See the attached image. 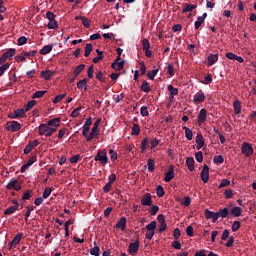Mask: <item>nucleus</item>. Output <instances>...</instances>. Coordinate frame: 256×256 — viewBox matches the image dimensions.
<instances>
[{
    "label": "nucleus",
    "instance_id": "obj_1",
    "mask_svg": "<svg viewBox=\"0 0 256 256\" xmlns=\"http://www.w3.org/2000/svg\"><path fill=\"white\" fill-rule=\"evenodd\" d=\"M99 125H101V119H97L94 122L92 129L91 126L83 124L82 135L88 143L93 141V139H97V137H99Z\"/></svg>",
    "mask_w": 256,
    "mask_h": 256
},
{
    "label": "nucleus",
    "instance_id": "obj_2",
    "mask_svg": "<svg viewBox=\"0 0 256 256\" xmlns=\"http://www.w3.org/2000/svg\"><path fill=\"white\" fill-rule=\"evenodd\" d=\"M38 133L44 137H51L56 132L55 128H51V126L47 124H40L38 127Z\"/></svg>",
    "mask_w": 256,
    "mask_h": 256
},
{
    "label": "nucleus",
    "instance_id": "obj_3",
    "mask_svg": "<svg viewBox=\"0 0 256 256\" xmlns=\"http://www.w3.org/2000/svg\"><path fill=\"white\" fill-rule=\"evenodd\" d=\"M94 161H99L102 165H107L109 163V158H107V152L99 150L94 157Z\"/></svg>",
    "mask_w": 256,
    "mask_h": 256
},
{
    "label": "nucleus",
    "instance_id": "obj_4",
    "mask_svg": "<svg viewBox=\"0 0 256 256\" xmlns=\"http://www.w3.org/2000/svg\"><path fill=\"white\" fill-rule=\"evenodd\" d=\"M241 153L244 157H251L253 155V145L247 142L242 143Z\"/></svg>",
    "mask_w": 256,
    "mask_h": 256
},
{
    "label": "nucleus",
    "instance_id": "obj_5",
    "mask_svg": "<svg viewBox=\"0 0 256 256\" xmlns=\"http://www.w3.org/2000/svg\"><path fill=\"white\" fill-rule=\"evenodd\" d=\"M140 203L144 207H151V205H153V197L151 196V194L146 193L142 196Z\"/></svg>",
    "mask_w": 256,
    "mask_h": 256
},
{
    "label": "nucleus",
    "instance_id": "obj_6",
    "mask_svg": "<svg viewBox=\"0 0 256 256\" xmlns=\"http://www.w3.org/2000/svg\"><path fill=\"white\" fill-rule=\"evenodd\" d=\"M6 188L9 189V191H11L13 189H14V191H20L21 184H19V180L13 178L9 181Z\"/></svg>",
    "mask_w": 256,
    "mask_h": 256
},
{
    "label": "nucleus",
    "instance_id": "obj_7",
    "mask_svg": "<svg viewBox=\"0 0 256 256\" xmlns=\"http://www.w3.org/2000/svg\"><path fill=\"white\" fill-rule=\"evenodd\" d=\"M21 239H23V233H18L11 242H9V249H15L19 243H21Z\"/></svg>",
    "mask_w": 256,
    "mask_h": 256
},
{
    "label": "nucleus",
    "instance_id": "obj_8",
    "mask_svg": "<svg viewBox=\"0 0 256 256\" xmlns=\"http://www.w3.org/2000/svg\"><path fill=\"white\" fill-rule=\"evenodd\" d=\"M128 252L130 253V255H137V253H139V240H136L135 242L129 244Z\"/></svg>",
    "mask_w": 256,
    "mask_h": 256
},
{
    "label": "nucleus",
    "instance_id": "obj_9",
    "mask_svg": "<svg viewBox=\"0 0 256 256\" xmlns=\"http://www.w3.org/2000/svg\"><path fill=\"white\" fill-rule=\"evenodd\" d=\"M200 177L203 183H209V166L207 164L203 166Z\"/></svg>",
    "mask_w": 256,
    "mask_h": 256
},
{
    "label": "nucleus",
    "instance_id": "obj_10",
    "mask_svg": "<svg viewBox=\"0 0 256 256\" xmlns=\"http://www.w3.org/2000/svg\"><path fill=\"white\" fill-rule=\"evenodd\" d=\"M37 162V156H31L27 163H25L24 165H22L20 171L21 173H25V171H27V169H29V167H31V165H33V163Z\"/></svg>",
    "mask_w": 256,
    "mask_h": 256
},
{
    "label": "nucleus",
    "instance_id": "obj_11",
    "mask_svg": "<svg viewBox=\"0 0 256 256\" xmlns=\"http://www.w3.org/2000/svg\"><path fill=\"white\" fill-rule=\"evenodd\" d=\"M205 99H206L205 93L200 90L198 93H196L194 95L193 101H194L195 105H197L199 103H203V101H205Z\"/></svg>",
    "mask_w": 256,
    "mask_h": 256
},
{
    "label": "nucleus",
    "instance_id": "obj_12",
    "mask_svg": "<svg viewBox=\"0 0 256 256\" xmlns=\"http://www.w3.org/2000/svg\"><path fill=\"white\" fill-rule=\"evenodd\" d=\"M37 145H39V141L37 140L29 142L28 145L24 148V155H29V153L33 151Z\"/></svg>",
    "mask_w": 256,
    "mask_h": 256
},
{
    "label": "nucleus",
    "instance_id": "obj_13",
    "mask_svg": "<svg viewBox=\"0 0 256 256\" xmlns=\"http://www.w3.org/2000/svg\"><path fill=\"white\" fill-rule=\"evenodd\" d=\"M207 121V110L202 108L198 114V124L203 125Z\"/></svg>",
    "mask_w": 256,
    "mask_h": 256
},
{
    "label": "nucleus",
    "instance_id": "obj_14",
    "mask_svg": "<svg viewBox=\"0 0 256 256\" xmlns=\"http://www.w3.org/2000/svg\"><path fill=\"white\" fill-rule=\"evenodd\" d=\"M196 149L199 151L200 149H203V146L205 145V138H203V134L198 133L196 136Z\"/></svg>",
    "mask_w": 256,
    "mask_h": 256
},
{
    "label": "nucleus",
    "instance_id": "obj_15",
    "mask_svg": "<svg viewBox=\"0 0 256 256\" xmlns=\"http://www.w3.org/2000/svg\"><path fill=\"white\" fill-rule=\"evenodd\" d=\"M205 217L206 219H212V223H217V220L219 219L217 212L210 210H205Z\"/></svg>",
    "mask_w": 256,
    "mask_h": 256
},
{
    "label": "nucleus",
    "instance_id": "obj_16",
    "mask_svg": "<svg viewBox=\"0 0 256 256\" xmlns=\"http://www.w3.org/2000/svg\"><path fill=\"white\" fill-rule=\"evenodd\" d=\"M217 61H219V55L218 54L208 55V57H207L208 67H213V65H215V63H217Z\"/></svg>",
    "mask_w": 256,
    "mask_h": 256
},
{
    "label": "nucleus",
    "instance_id": "obj_17",
    "mask_svg": "<svg viewBox=\"0 0 256 256\" xmlns=\"http://www.w3.org/2000/svg\"><path fill=\"white\" fill-rule=\"evenodd\" d=\"M25 115V109H16L12 114L9 115L10 119H19V117H23Z\"/></svg>",
    "mask_w": 256,
    "mask_h": 256
},
{
    "label": "nucleus",
    "instance_id": "obj_18",
    "mask_svg": "<svg viewBox=\"0 0 256 256\" xmlns=\"http://www.w3.org/2000/svg\"><path fill=\"white\" fill-rule=\"evenodd\" d=\"M175 178V170H173V166H170V169L165 173L164 181L169 183L172 179Z\"/></svg>",
    "mask_w": 256,
    "mask_h": 256
},
{
    "label": "nucleus",
    "instance_id": "obj_19",
    "mask_svg": "<svg viewBox=\"0 0 256 256\" xmlns=\"http://www.w3.org/2000/svg\"><path fill=\"white\" fill-rule=\"evenodd\" d=\"M20 129H21V123H19L17 121H12L7 126V130L12 131V132L19 131Z\"/></svg>",
    "mask_w": 256,
    "mask_h": 256
},
{
    "label": "nucleus",
    "instance_id": "obj_20",
    "mask_svg": "<svg viewBox=\"0 0 256 256\" xmlns=\"http://www.w3.org/2000/svg\"><path fill=\"white\" fill-rule=\"evenodd\" d=\"M61 123V119L60 118H54L50 121H48V126L52 129H55V132H57V128L59 127Z\"/></svg>",
    "mask_w": 256,
    "mask_h": 256
},
{
    "label": "nucleus",
    "instance_id": "obj_21",
    "mask_svg": "<svg viewBox=\"0 0 256 256\" xmlns=\"http://www.w3.org/2000/svg\"><path fill=\"white\" fill-rule=\"evenodd\" d=\"M127 227V218L122 217L115 225L116 229H121V231H124Z\"/></svg>",
    "mask_w": 256,
    "mask_h": 256
},
{
    "label": "nucleus",
    "instance_id": "obj_22",
    "mask_svg": "<svg viewBox=\"0 0 256 256\" xmlns=\"http://www.w3.org/2000/svg\"><path fill=\"white\" fill-rule=\"evenodd\" d=\"M205 19H207V13H203L202 16H199L197 18V20L194 23V27L196 30L199 29V27H201L202 23H205Z\"/></svg>",
    "mask_w": 256,
    "mask_h": 256
},
{
    "label": "nucleus",
    "instance_id": "obj_23",
    "mask_svg": "<svg viewBox=\"0 0 256 256\" xmlns=\"http://www.w3.org/2000/svg\"><path fill=\"white\" fill-rule=\"evenodd\" d=\"M54 74L55 72H52L51 70H44L41 71L40 77H42V79H44L45 81H49V79H51V77H53Z\"/></svg>",
    "mask_w": 256,
    "mask_h": 256
},
{
    "label": "nucleus",
    "instance_id": "obj_24",
    "mask_svg": "<svg viewBox=\"0 0 256 256\" xmlns=\"http://www.w3.org/2000/svg\"><path fill=\"white\" fill-rule=\"evenodd\" d=\"M168 91L170 93L169 95L170 100L175 99V95H179V89L173 87V85H168Z\"/></svg>",
    "mask_w": 256,
    "mask_h": 256
},
{
    "label": "nucleus",
    "instance_id": "obj_25",
    "mask_svg": "<svg viewBox=\"0 0 256 256\" xmlns=\"http://www.w3.org/2000/svg\"><path fill=\"white\" fill-rule=\"evenodd\" d=\"M112 69H114V71H121V69H123V67H125V60H122L120 62H113L111 64Z\"/></svg>",
    "mask_w": 256,
    "mask_h": 256
},
{
    "label": "nucleus",
    "instance_id": "obj_26",
    "mask_svg": "<svg viewBox=\"0 0 256 256\" xmlns=\"http://www.w3.org/2000/svg\"><path fill=\"white\" fill-rule=\"evenodd\" d=\"M193 9H197V4L185 3L184 7L182 9V13H189V12L193 11Z\"/></svg>",
    "mask_w": 256,
    "mask_h": 256
},
{
    "label": "nucleus",
    "instance_id": "obj_27",
    "mask_svg": "<svg viewBox=\"0 0 256 256\" xmlns=\"http://www.w3.org/2000/svg\"><path fill=\"white\" fill-rule=\"evenodd\" d=\"M233 109H234L235 115H241V101L235 100L233 102Z\"/></svg>",
    "mask_w": 256,
    "mask_h": 256
},
{
    "label": "nucleus",
    "instance_id": "obj_28",
    "mask_svg": "<svg viewBox=\"0 0 256 256\" xmlns=\"http://www.w3.org/2000/svg\"><path fill=\"white\" fill-rule=\"evenodd\" d=\"M186 165L189 171H195V159H193V157H188L186 159Z\"/></svg>",
    "mask_w": 256,
    "mask_h": 256
},
{
    "label": "nucleus",
    "instance_id": "obj_29",
    "mask_svg": "<svg viewBox=\"0 0 256 256\" xmlns=\"http://www.w3.org/2000/svg\"><path fill=\"white\" fill-rule=\"evenodd\" d=\"M231 215H234V217H241V213H243V209L239 206H235L230 211Z\"/></svg>",
    "mask_w": 256,
    "mask_h": 256
},
{
    "label": "nucleus",
    "instance_id": "obj_30",
    "mask_svg": "<svg viewBox=\"0 0 256 256\" xmlns=\"http://www.w3.org/2000/svg\"><path fill=\"white\" fill-rule=\"evenodd\" d=\"M77 87L80 91H87V79H82L77 82Z\"/></svg>",
    "mask_w": 256,
    "mask_h": 256
},
{
    "label": "nucleus",
    "instance_id": "obj_31",
    "mask_svg": "<svg viewBox=\"0 0 256 256\" xmlns=\"http://www.w3.org/2000/svg\"><path fill=\"white\" fill-rule=\"evenodd\" d=\"M218 219L221 217L222 219H225L226 217L229 216V208L225 207L221 209L220 211L217 212Z\"/></svg>",
    "mask_w": 256,
    "mask_h": 256
},
{
    "label": "nucleus",
    "instance_id": "obj_32",
    "mask_svg": "<svg viewBox=\"0 0 256 256\" xmlns=\"http://www.w3.org/2000/svg\"><path fill=\"white\" fill-rule=\"evenodd\" d=\"M182 129L185 131L186 139H188V141H192L193 140V131L186 126H183Z\"/></svg>",
    "mask_w": 256,
    "mask_h": 256
},
{
    "label": "nucleus",
    "instance_id": "obj_33",
    "mask_svg": "<svg viewBox=\"0 0 256 256\" xmlns=\"http://www.w3.org/2000/svg\"><path fill=\"white\" fill-rule=\"evenodd\" d=\"M51 51H53V45H46L40 50V55H48Z\"/></svg>",
    "mask_w": 256,
    "mask_h": 256
},
{
    "label": "nucleus",
    "instance_id": "obj_34",
    "mask_svg": "<svg viewBox=\"0 0 256 256\" xmlns=\"http://www.w3.org/2000/svg\"><path fill=\"white\" fill-rule=\"evenodd\" d=\"M148 171L153 173L155 171V160L153 158H149L147 161Z\"/></svg>",
    "mask_w": 256,
    "mask_h": 256
},
{
    "label": "nucleus",
    "instance_id": "obj_35",
    "mask_svg": "<svg viewBox=\"0 0 256 256\" xmlns=\"http://www.w3.org/2000/svg\"><path fill=\"white\" fill-rule=\"evenodd\" d=\"M3 56L6 59H13V57L15 56V48H10L8 51H6Z\"/></svg>",
    "mask_w": 256,
    "mask_h": 256
},
{
    "label": "nucleus",
    "instance_id": "obj_36",
    "mask_svg": "<svg viewBox=\"0 0 256 256\" xmlns=\"http://www.w3.org/2000/svg\"><path fill=\"white\" fill-rule=\"evenodd\" d=\"M76 19H80L82 21V24L86 27V29H89L91 27V21L87 19L85 16L76 17Z\"/></svg>",
    "mask_w": 256,
    "mask_h": 256
},
{
    "label": "nucleus",
    "instance_id": "obj_37",
    "mask_svg": "<svg viewBox=\"0 0 256 256\" xmlns=\"http://www.w3.org/2000/svg\"><path fill=\"white\" fill-rule=\"evenodd\" d=\"M157 73H159V69L149 71L147 73L148 79H151V81H155V77L157 76Z\"/></svg>",
    "mask_w": 256,
    "mask_h": 256
},
{
    "label": "nucleus",
    "instance_id": "obj_38",
    "mask_svg": "<svg viewBox=\"0 0 256 256\" xmlns=\"http://www.w3.org/2000/svg\"><path fill=\"white\" fill-rule=\"evenodd\" d=\"M146 229L147 231L155 232V230L157 229V221L150 222L148 225H146Z\"/></svg>",
    "mask_w": 256,
    "mask_h": 256
},
{
    "label": "nucleus",
    "instance_id": "obj_39",
    "mask_svg": "<svg viewBox=\"0 0 256 256\" xmlns=\"http://www.w3.org/2000/svg\"><path fill=\"white\" fill-rule=\"evenodd\" d=\"M141 91H144V93H149L151 91V86H149V82L144 81L140 87Z\"/></svg>",
    "mask_w": 256,
    "mask_h": 256
},
{
    "label": "nucleus",
    "instance_id": "obj_40",
    "mask_svg": "<svg viewBox=\"0 0 256 256\" xmlns=\"http://www.w3.org/2000/svg\"><path fill=\"white\" fill-rule=\"evenodd\" d=\"M91 51H93V44L91 43L86 44L84 57H89V55H91Z\"/></svg>",
    "mask_w": 256,
    "mask_h": 256
},
{
    "label": "nucleus",
    "instance_id": "obj_41",
    "mask_svg": "<svg viewBox=\"0 0 256 256\" xmlns=\"http://www.w3.org/2000/svg\"><path fill=\"white\" fill-rule=\"evenodd\" d=\"M97 57L93 58V63H98L103 59V51H100L99 49H96Z\"/></svg>",
    "mask_w": 256,
    "mask_h": 256
},
{
    "label": "nucleus",
    "instance_id": "obj_42",
    "mask_svg": "<svg viewBox=\"0 0 256 256\" xmlns=\"http://www.w3.org/2000/svg\"><path fill=\"white\" fill-rule=\"evenodd\" d=\"M18 206H10L4 211V215H13L17 211Z\"/></svg>",
    "mask_w": 256,
    "mask_h": 256
},
{
    "label": "nucleus",
    "instance_id": "obj_43",
    "mask_svg": "<svg viewBox=\"0 0 256 256\" xmlns=\"http://www.w3.org/2000/svg\"><path fill=\"white\" fill-rule=\"evenodd\" d=\"M45 93H47V91H45V90L36 91L33 94L32 99H41V97H43V95H45Z\"/></svg>",
    "mask_w": 256,
    "mask_h": 256
},
{
    "label": "nucleus",
    "instance_id": "obj_44",
    "mask_svg": "<svg viewBox=\"0 0 256 256\" xmlns=\"http://www.w3.org/2000/svg\"><path fill=\"white\" fill-rule=\"evenodd\" d=\"M100 253L101 249L99 248V246H94L93 248L90 249V255L99 256Z\"/></svg>",
    "mask_w": 256,
    "mask_h": 256
},
{
    "label": "nucleus",
    "instance_id": "obj_45",
    "mask_svg": "<svg viewBox=\"0 0 256 256\" xmlns=\"http://www.w3.org/2000/svg\"><path fill=\"white\" fill-rule=\"evenodd\" d=\"M83 69H85V64L78 65L74 70V75L77 77L79 74L83 72Z\"/></svg>",
    "mask_w": 256,
    "mask_h": 256
},
{
    "label": "nucleus",
    "instance_id": "obj_46",
    "mask_svg": "<svg viewBox=\"0 0 256 256\" xmlns=\"http://www.w3.org/2000/svg\"><path fill=\"white\" fill-rule=\"evenodd\" d=\"M149 143V139L147 138H144L142 141H141V152L142 153H145V151H147V145Z\"/></svg>",
    "mask_w": 256,
    "mask_h": 256
},
{
    "label": "nucleus",
    "instance_id": "obj_47",
    "mask_svg": "<svg viewBox=\"0 0 256 256\" xmlns=\"http://www.w3.org/2000/svg\"><path fill=\"white\" fill-rule=\"evenodd\" d=\"M141 133V128L139 127V124H134L132 127L131 135H139Z\"/></svg>",
    "mask_w": 256,
    "mask_h": 256
},
{
    "label": "nucleus",
    "instance_id": "obj_48",
    "mask_svg": "<svg viewBox=\"0 0 256 256\" xmlns=\"http://www.w3.org/2000/svg\"><path fill=\"white\" fill-rule=\"evenodd\" d=\"M33 209H35V207L33 205L27 206V212H26V215H25V221H29V217H31V212L33 211Z\"/></svg>",
    "mask_w": 256,
    "mask_h": 256
},
{
    "label": "nucleus",
    "instance_id": "obj_49",
    "mask_svg": "<svg viewBox=\"0 0 256 256\" xmlns=\"http://www.w3.org/2000/svg\"><path fill=\"white\" fill-rule=\"evenodd\" d=\"M81 109H83V107L79 106L77 108H75L72 113H71V117L75 118V117H79L80 113H81Z\"/></svg>",
    "mask_w": 256,
    "mask_h": 256
},
{
    "label": "nucleus",
    "instance_id": "obj_50",
    "mask_svg": "<svg viewBox=\"0 0 256 256\" xmlns=\"http://www.w3.org/2000/svg\"><path fill=\"white\" fill-rule=\"evenodd\" d=\"M181 205H184V207H189V205H191V197L185 196L181 202Z\"/></svg>",
    "mask_w": 256,
    "mask_h": 256
},
{
    "label": "nucleus",
    "instance_id": "obj_51",
    "mask_svg": "<svg viewBox=\"0 0 256 256\" xmlns=\"http://www.w3.org/2000/svg\"><path fill=\"white\" fill-rule=\"evenodd\" d=\"M142 47L143 51H145V49H151V44L149 43V40L147 38H144L142 40Z\"/></svg>",
    "mask_w": 256,
    "mask_h": 256
},
{
    "label": "nucleus",
    "instance_id": "obj_52",
    "mask_svg": "<svg viewBox=\"0 0 256 256\" xmlns=\"http://www.w3.org/2000/svg\"><path fill=\"white\" fill-rule=\"evenodd\" d=\"M157 197H163L165 195V190H163V186L159 185L156 189Z\"/></svg>",
    "mask_w": 256,
    "mask_h": 256
},
{
    "label": "nucleus",
    "instance_id": "obj_53",
    "mask_svg": "<svg viewBox=\"0 0 256 256\" xmlns=\"http://www.w3.org/2000/svg\"><path fill=\"white\" fill-rule=\"evenodd\" d=\"M240 227H241V222L234 221L233 224H232V231H233V233L239 231Z\"/></svg>",
    "mask_w": 256,
    "mask_h": 256
},
{
    "label": "nucleus",
    "instance_id": "obj_54",
    "mask_svg": "<svg viewBox=\"0 0 256 256\" xmlns=\"http://www.w3.org/2000/svg\"><path fill=\"white\" fill-rule=\"evenodd\" d=\"M140 114L142 117H149V110H147V106H142L140 108Z\"/></svg>",
    "mask_w": 256,
    "mask_h": 256
},
{
    "label": "nucleus",
    "instance_id": "obj_55",
    "mask_svg": "<svg viewBox=\"0 0 256 256\" xmlns=\"http://www.w3.org/2000/svg\"><path fill=\"white\" fill-rule=\"evenodd\" d=\"M66 96H67L66 94H59V95H57V96L53 99L54 105H56V103H59V101H62V99H65Z\"/></svg>",
    "mask_w": 256,
    "mask_h": 256
},
{
    "label": "nucleus",
    "instance_id": "obj_56",
    "mask_svg": "<svg viewBox=\"0 0 256 256\" xmlns=\"http://www.w3.org/2000/svg\"><path fill=\"white\" fill-rule=\"evenodd\" d=\"M52 191L53 190H51V187L46 188L42 194V197L47 199L51 195Z\"/></svg>",
    "mask_w": 256,
    "mask_h": 256
},
{
    "label": "nucleus",
    "instance_id": "obj_57",
    "mask_svg": "<svg viewBox=\"0 0 256 256\" xmlns=\"http://www.w3.org/2000/svg\"><path fill=\"white\" fill-rule=\"evenodd\" d=\"M35 100H30L26 106H25V111H29L30 109H33L35 107Z\"/></svg>",
    "mask_w": 256,
    "mask_h": 256
},
{
    "label": "nucleus",
    "instance_id": "obj_58",
    "mask_svg": "<svg viewBox=\"0 0 256 256\" xmlns=\"http://www.w3.org/2000/svg\"><path fill=\"white\" fill-rule=\"evenodd\" d=\"M195 159L198 163H203V152L199 151L195 154Z\"/></svg>",
    "mask_w": 256,
    "mask_h": 256
},
{
    "label": "nucleus",
    "instance_id": "obj_59",
    "mask_svg": "<svg viewBox=\"0 0 256 256\" xmlns=\"http://www.w3.org/2000/svg\"><path fill=\"white\" fill-rule=\"evenodd\" d=\"M47 27L48 29H57V21L49 20Z\"/></svg>",
    "mask_w": 256,
    "mask_h": 256
},
{
    "label": "nucleus",
    "instance_id": "obj_60",
    "mask_svg": "<svg viewBox=\"0 0 256 256\" xmlns=\"http://www.w3.org/2000/svg\"><path fill=\"white\" fill-rule=\"evenodd\" d=\"M150 215H155L156 213H159V206L153 205L149 211Z\"/></svg>",
    "mask_w": 256,
    "mask_h": 256
},
{
    "label": "nucleus",
    "instance_id": "obj_61",
    "mask_svg": "<svg viewBox=\"0 0 256 256\" xmlns=\"http://www.w3.org/2000/svg\"><path fill=\"white\" fill-rule=\"evenodd\" d=\"M7 69H9V64H3L0 66V77L3 76L5 71H7Z\"/></svg>",
    "mask_w": 256,
    "mask_h": 256
},
{
    "label": "nucleus",
    "instance_id": "obj_62",
    "mask_svg": "<svg viewBox=\"0 0 256 256\" xmlns=\"http://www.w3.org/2000/svg\"><path fill=\"white\" fill-rule=\"evenodd\" d=\"M111 161H117V152L115 150H109Z\"/></svg>",
    "mask_w": 256,
    "mask_h": 256
},
{
    "label": "nucleus",
    "instance_id": "obj_63",
    "mask_svg": "<svg viewBox=\"0 0 256 256\" xmlns=\"http://www.w3.org/2000/svg\"><path fill=\"white\" fill-rule=\"evenodd\" d=\"M224 161H225V159L221 155L214 157V163L219 164V163H223Z\"/></svg>",
    "mask_w": 256,
    "mask_h": 256
},
{
    "label": "nucleus",
    "instance_id": "obj_64",
    "mask_svg": "<svg viewBox=\"0 0 256 256\" xmlns=\"http://www.w3.org/2000/svg\"><path fill=\"white\" fill-rule=\"evenodd\" d=\"M25 43H27V37L21 36L18 38V45H25Z\"/></svg>",
    "mask_w": 256,
    "mask_h": 256
}]
</instances>
